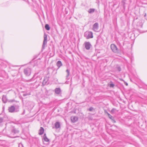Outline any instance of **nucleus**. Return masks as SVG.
<instances>
[{
  "label": "nucleus",
  "instance_id": "1",
  "mask_svg": "<svg viewBox=\"0 0 147 147\" xmlns=\"http://www.w3.org/2000/svg\"><path fill=\"white\" fill-rule=\"evenodd\" d=\"M19 106L18 105H16L15 106H12L8 108L9 111L10 113H13L18 111V108Z\"/></svg>",
  "mask_w": 147,
  "mask_h": 147
},
{
  "label": "nucleus",
  "instance_id": "2",
  "mask_svg": "<svg viewBox=\"0 0 147 147\" xmlns=\"http://www.w3.org/2000/svg\"><path fill=\"white\" fill-rule=\"evenodd\" d=\"M84 36L87 39L93 37L92 32L90 31H86L84 33Z\"/></svg>",
  "mask_w": 147,
  "mask_h": 147
},
{
  "label": "nucleus",
  "instance_id": "3",
  "mask_svg": "<svg viewBox=\"0 0 147 147\" xmlns=\"http://www.w3.org/2000/svg\"><path fill=\"white\" fill-rule=\"evenodd\" d=\"M31 69L29 68H26L24 70V73L26 76H29L31 72Z\"/></svg>",
  "mask_w": 147,
  "mask_h": 147
},
{
  "label": "nucleus",
  "instance_id": "4",
  "mask_svg": "<svg viewBox=\"0 0 147 147\" xmlns=\"http://www.w3.org/2000/svg\"><path fill=\"white\" fill-rule=\"evenodd\" d=\"M111 48L112 51L114 53H118L119 50L117 48L116 45L114 44H112L111 45Z\"/></svg>",
  "mask_w": 147,
  "mask_h": 147
},
{
  "label": "nucleus",
  "instance_id": "5",
  "mask_svg": "<svg viewBox=\"0 0 147 147\" xmlns=\"http://www.w3.org/2000/svg\"><path fill=\"white\" fill-rule=\"evenodd\" d=\"M47 42V35L45 33L44 35V39L43 42V43L42 46V49H44L45 48V45H46Z\"/></svg>",
  "mask_w": 147,
  "mask_h": 147
},
{
  "label": "nucleus",
  "instance_id": "6",
  "mask_svg": "<svg viewBox=\"0 0 147 147\" xmlns=\"http://www.w3.org/2000/svg\"><path fill=\"white\" fill-rule=\"evenodd\" d=\"M84 45L85 48L87 50H89L92 47V45L89 42H85Z\"/></svg>",
  "mask_w": 147,
  "mask_h": 147
},
{
  "label": "nucleus",
  "instance_id": "7",
  "mask_svg": "<svg viewBox=\"0 0 147 147\" xmlns=\"http://www.w3.org/2000/svg\"><path fill=\"white\" fill-rule=\"evenodd\" d=\"M98 24L97 23H96L94 24L93 26V29L95 31H96L98 29Z\"/></svg>",
  "mask_w": 147,
  "mask_h": 147
},
{
  "label": "nucleus",
  "instance_id": "8",
  "mask_svg": "<svg viewBox=\"0 0 147 147\" xmlns=\"http://www.w3.org/2000/svg\"><path fill=\"white\" fill-rule=\"evenodd\" d=\"M55 92L56 94L59 95L60 94L61 92V90L60 88H56L55 89Z\"/></svg>",
  "mask_w": 147,
  "mask_h": 147
},
{
  "label": "nucleus",
  "instance_id": "9",
  "mask_svg": "<svg viewBox=\"0 0 147 147\" xmlns=\"http://www.w3.org/2000/svg\"><path fill=\"white\" fill-rule=\"evenodd\" d=\"M78 118L77 117L74 116L71 117V120L72 122L75 123L78 120Z\"/></svg>",
  "mask_w": 147,
  "mask_h": 147
},
{
  "label": "nucleus",
  "instance_id": "10",
  "mask_svg": "<svg viewBox=\"0 0 147 147\" xmlns=\"http://www.w3.org/2000/svg\"><path fill=\"white\" fill-rule=\"evenodd\" d=\"M48 80V78L47 77H45L42 82V85H45L46 84Z\"/></svg>",
  "mask_w": 147,
  "mask_h": 147
},
{
  "label": "nucleus",
  "instance_id": "11",
  "mask_svg": "<svg viewBox=\"0 0 147 147\" xmlns=\"http://www.w3.org/2000/svg\"><path fill=\"white\" fill-rule=\"evenodd\" d=\"M57 66L58 67V69L62 65V63L60 61H58L56 63Z\"/></svg>",
  "mask_w": 147,
  "mask_h": 147
},
{
  "label": "nucleus",
  "instance_id": "12",
  "mask_svg": "<svg viewBox=\"0 0 147 147\" xmlns=\"http://www.w3.org/2000/svg\"><path fill=\"white\" fill-rule=\"evenodd\" d=\"M55 127L57 129L59 128L60 127L59 122H56L55 123Z\"/></svg>",
  "mask_w": 147,
  "mask_h": 147
},
{
  "label": "nucleus",
  "instance_id": "13",
  "mask_svg": "<svg viewBox=\"0 0 147 147\" xmlns=\"http://www.w3.org/2000/svg\"><path fill=\"white\" fill-rule=\"evenodd\" d=\"M11 131L14 134L18 133L19 132V131L17 130L14 127H13V129L11 130Z\"/></svg>",
  "mask_w": 147,
  "mask_h": 147
},
{
  "label": "nucleus",
  "instance_id": "14",
  "mask_svg": "<svg viewBox=\"0 0 147 147\" xmlns=\"http://www.w3.org/2000/svg\"><path fill=\"white\" fill-rule=\"evenodd\" d=\"M44 129L42 127H40V129L39 130V132L38 134L40 135H42L44 133Z\"/></svg>",
  "mask_w": 147,
  "mask_h": 147
},
{
  "label": "nucleus",
  "instance_id": "15",
  "mask_svg": "<svg viewBox=\"0 0 147 147\" xmlns=\"http://www.w3.org/2000/svg\"><path fill=\"white\" fill-rule=\"evenodd\" d=\"M2 100L3 101V102L4 103H5L6 102L7 100V98L6 96H5V95H3V97H2Z\"/></svg>",
  "mask_w": 147,
  "mask_h": 147
},
{
  "label": "nucleus",
  "instance_id": "16",
  "mask_svg": "<svg viewBox=\"0 0 147 147\" xmlns=\"http://www.w3.org/2000/svg\"><path fill=\"white\" fill-rule=\"evenodd\" d=\"M66 71L67 73V75L66 76V78L67 79H69L68 77L70 74V71L68 69H67L66 70Z\"/></svg>",
  "mask_w": 147,
  "mask_h": 147
},
{
  "label": "nucleus",
  "instance_id": "17",
  "mask_svg": "<svg viewBox=\"0 0 147 147\" xmlns=\"http://www.w3.org/2000/svg\"><path fill=\"white\" fill-rule=\"evenodd\" d=\"M43 139L46 142H48L49 141V140L47 137L46 134H44V135Z\"/></svg>",
  "mask_w": 147,
  "mask_h": 147
},
{
  "label": "nucleus",
  "instance_id": "18",
  "mask_svg": "<svg viewBox=\"0 0 147 147\" xmlns=\"http://www.w3.org/2000/svg\"><path fill=\"white\" fill-rule=\"evenodd\" d=\"M95 10V9L94 8H90L88 11L89 13H94Z\"/></svg>",
  "mask_w": 147,
  "mask_h": 147
},
{
  "label": "nucleus",
  "instance_id": "19",
  "mask_svg": "<svg viewBox=\"0 0 147 147\" xmlns=\"http://www.w3.org/2000/svg\"><path fill=\"white\" fill-rule=\"evenodd\" d=\"M116 69L119 71H121V69L120 67L118 65H117L115 67Z\"/></svg>",
  "mask_w": 147,
  "mask_h": 147
},
{
  "label": "nucleus",
  "instance_id": "20",
  "mask_svg": "<svg viewBox=\"0 0 147 147\" xmlns=\"http://www.w3.org/2000/svg\"><path fill=\"white\" fill-rule=\"evenodd\" d=\"M45 28L47 30H49L50 29V27L48 24H46L45 25Z\"/></svg>",
  "mask_w": 147,
  "mask_h": 147
},
{
  "label": "nucleus",
  "instance_id": "21",
  "mask_svg": "<svg viewBox=\"0 0 147 147\" xmlns=\"http://www.w3.org/2000/svg\"><path fill=\"white\" fill-rule=\"evenodd\" d=\"M3 119L2 117H0V126L2 125V123L3 122Z\"/></svg>",
  "mask_w": 147,
  "mask_h": 147
},
{
  "label": "nucleus",
  "instance_id": "22",
  "mask_svg": "<svg viewBox=\"0 0 147 147\" xmlns=\"http://www.w3.org/2000/svg\"><path fill=\"white\" fill-rule=\"evenodd\" d=\"M107 114L109 117V118L110 119H113L114 117H113L110 114L108 113H107Z\"/></svg>",
  "mask_w": 147,
  "mask_h": 147
},
{
  "label": "nucleus",
  "instance_id": "23",
  "mask_svg": "<svg viewBox=\"0 0 147 147\" xmlns=\"http://www.w3.org/2000/svg\"><path fill=\"white\" fill-rule=\"evenodd\" d=\"M109 86H110V87L113 88L114 86L115 85H114V84L113 83L110 84Z\"/></svg>",
  "mask_w": 147,
  "mask_h": 147
},
{
  "label": "nucleus",
  "instance_id": "24",
  "mask_svg": "<svg viewBox=\"0 0 147 147\" xmlns=\"http://www.w3.org/2000/svg\"><path fill=\"white\" fill-rule=\"evenodd\" d=\"M93 107H91L88 110L90 111H91L93 110Z\"/></svg>",
  "mask_w": 147,
  "mask_h": 147
},
{
  "label": "nucleus",
  "instance_id": "25",
  "mask_svg": "<svg viewBox=\"0 0 147 147\" xmlns=\"http://www.w3.org/2000/svg\"><path fill=\"white\" fill-rule=\"evenodd\" d=\"M100 40L99 39H98L97 40L96 42V44L97 45H99V42L100 41Z\"/></svg>",
  "mask_w": 147,
  "mask_h": 147
},
{
  "label": "nucleus",
  "instance_id": "26",
  "mask_svg": "<svg viewBox=\"0 0 147 147\" xmlns=\"http://www.w3.org/2000/svg\"><path fill=\"white\" fill-rule=\"evenodd\" d=\"M115 109L114 108H113L111 110V112L112 113H114L115 111Z\"/></svg>",
  "mask_w": 147,
  "mask_h": 147
},
{
  "label": "nucleus",
  "instance_id": "27",
  "mask_svg": "<svg viewBox=\"0 0 147 147\" xmlns=\"http://www.w3.org/2000/svg\"><path fill=\"white\" fill-rule=\"evenodd\" d=\"M30 94H28V93H25V94H24L23 95V96H27L28 95H29Z\"/></svg>",
  "mask_w": 147,
  "mask_h": 147
},
{
  "label": "nucleus",
  "instance_id": "28",
  "mask_svg": "<svg viewBox=\"0 0 147 147\" xmlns=\"http://www.w3.org/2000/svg\"><path fill=\"white\" fill-rule=\"evenodd\" d=\"M19 147H24L22 144H20L19 145Z\"/></svg>",
  "mask_w": 147,
  "mask_h": 147
},
{
  "label": "nucleus",
  "instance_id": "29",
  "mask_svg": "<svg viewBox=\"0 0 147 147\" xmlns=\"http://www.w3.org/2000/svg\"><path fill=\"white\" fill-rule=\"evenodd\" d=\"M111 120L113 123H115L116 122L115 121L114 119V118H113V119H112Z\"/></svg>",
  "mask_w": 147,
  "mask_h": 147
},
{
  "label": "nucleus",
  "instance_id": "30",
  "mask_svg": "<svg viewBox=\"0 0 147 147\" xmlns=\"http://www.w3.org/2000/svg\"><path fill=\"white\" fill-rule=\"evenodd\" d=\"M34 76L31 79H30V80H29L28 81L29 82H30V81H32V79L34 77Z\"/></svg>",
  "mask_w": 147,
  "mask_h": 147
},
{
  "label": "nucleus",
  "instance_id": "31",
  "mask_svg": "<svg viewBox=\"0 0 147 147\" xmlns=\"http://www.w3.org/2000/svg\"><path fill=\"white\" fill-rule=\"evenodd\" d=\"M124 83L126 86L128 85V83L127 82L124 81Z\"/></svg>",
  "mask_w": 147,
  "mask_h": 147
},
{
  "label": "nucleus",
  "instance_id": "32",
  "mask_svg": "<svg viewBox=\"0 0 147 147\" xmlns=\"http://www.w3.org/2000/svg\"><path fill=\"white\" fill-rule=\"evenodd\" d=\"M120 80L121 81H124V80H123V79H120Z\"/></svg>",
  "mask_w": 147,
  "mask_h": 147
},
{
  "label": "nucleus",
  "instance_id": "33",
  "mask_svg": "<svg viewBox=\"0 0 147 147\" xmlns=\"http://www.w3.org/2000/svg\"><path fill=\"white\" fill-rule=\"evenodd\" d=\"M146 16V14H145L144 16Z\"/></svg>",
  "mask_w": 147,
  "mask_h": 147
}]
</instances>
